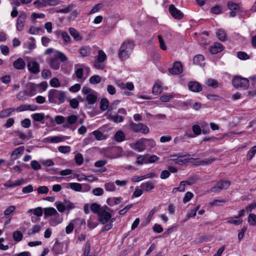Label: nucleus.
<instances>
[{
    "instance_id": "35",
    "label": "nucleus",
    "mask_w": 256,
    "mask_h": 256,
    "mask_svg": "<svg viewBox=\"0 0 256 256\" xmlns=\"http://www.w3.org/2000/svg\"><path fill=\"white\" fill-rule=\"evenodd\" d=\"M109 105L108 100L106 98H102L100 102V109L102 111H104L108 108Z\"/></svg>"
},
{
    "instance_id": "47",
    "label": "nucleus",
    "mask_w": 256,
    "mask_h": 256,
    "mask_svg": "<svg viewBox=\"0 0 256 256\" xmlns=\"http://www.w3.org/2000/svg\"><path fill=\"white\" fill-rule=\"evenodd\" d=\"M92 134L98 140H100L104 138L102 132L98 130L94 131Z\"/></svg>"
},
{
    "instance_id": "45",
    "label": "nucleus",
    "mask_w": 256,
    "mask_h": 256,
    "mask_svg": "<svg viewBox=\"0 0 256 256\" xmlns=\"http://www.w3.org/2000/svg\"><path fill=\"white\" fill-rule=\"evenodd\" d=\"M74 160L78 166H81L84 162V158L82 154L80 153L76 154L74 156Z\"/></svg>"
},
{
    "instance_id": "11",
    "label": "nucleus",
    "mask_w": 256,
    "mask_h": 256,
    "mask_svg": "<svg viewBox=\"0 0 256 256\" xmlns=\"http://www.w3.org/2000/svg\"><path fill=\"white\" fill-rule=\"evenodd\" d=\"M224 50L222 44L218 42H215L212 46L209 47V51L212 54H217Z\"/></svg>"
},
{
    "instance_id": "9",
    "label": "nucleus",
    "mask_w": 256,
    "mask_h": 256,
    "mask_svg": "<svg viewBox=\"0 0 256 256\" xmlns=\"http://www.w3.org/2000/svg\"><path fill=\"white\" fill-rule=\"evenodd\" d=\"M168 72L172 74H180L182 72V66L180 62H176L172 68H168Z\"/></svg>"
},
{
    "instance_id": "61",
    "label": "nucleus",
    "mask_w": 256,
    "mask_h": 256,
    "mask_svg": "<svg viewBox=\"0 0 256 256\" xmlns=\"http://www.w3.org/2000/svg\"><path fill=\"white\" fill-rule=\"evenodd\" d=\"M42 76L44 79H48L51 78L52 74L50 70L44 69L42 72Z\"/></svg>"
},
{
    "instance_id": "44",
    "label": "nucleus",
    "mask_w": 256,
    "mask_h": 256,
    "mask_svg": "<svg viewBox=\"0 0 256 256\" xmlns=\"http://www.w3.org/2000/svg\"><path fill=\"white\" fill-rule=\"evenodd\" d=\"M104 186L105 190L108 192H114L116 190V186L114 182H106Z\"/></svg>"
},
{
    "instance_id": "37",
    "label": "nucleus",
    "mask_w": 256,
    "mask_h": 256,
    "mask_svg": "<svg viewBox=\"0 0 256 256\" xmlns=\"http://www.w3.org/2000/svg\"><path fill=\"white\" fill-rule=\"evenodd\" d=\"M61 36L64 40V44H66L71 42V38L66 32H62L61 33Z\"/></svg>"
},
{
    "instance_id": "18",
    "label": "nucleus",
    "mask_w": 256,
    "mask_h": 256,
    "mask_svg": "<svg viewBox=\"0 0 256 256\" xmlns=\"http://www.w3.org/2000/svg\"><path fill=\"white\" fill-rule=\"evenodd\" d=\"M144 140L145 138H142L135 143L134 148L138 152H142L146 149V142Z\"/></svg>"
},
{
    "instance_id": "28",
    "label": "nucleus",
    "mask_w": 256,
    "mask_h": 256,
    "mask_svg": "<svg viewBox=\"0 0 256 256\" xmlns=\"http://www.w3.org/2000/svg\"><path fill=\"white\" fill-rule=\"evenodd\" d=\"M114 138L117 142H122L126 140V136L122 131L118 130L116 132Z\"/></svg>"
},
{
    "instance_id": "32",
    "label": "nucleus",
    "mask_w": 256,
    "mask_h": 256,
    "mask_svg": "<svg viewBox=\"0 0 256 256\" xmlns=\"http://www.w3.org/2000/svg\"><path fill=\"white\" fill-rule=\"evenodd\" d=\"M91 211L98 215L100 212L103 210V208L100 206L96 203H92L90 206Z\"/></svg>"
},
{
    "instance_id": "6",
    "label": "nucleus",
    "mask_w": 256,
    "mask_h": 256,
    "mask_svg": "<svg viewBox=\"0 0 256 256\" xmlns=\"http://www.w3.org/2000/svg\"><path fill=\"white\" fill-rule=\"evenodd\" d=\"M27 18L26 14L25 12H22L18 16L16 23V29L18 30L20 32L23 30L26 20Z\"/></svg>"
},
{
    "instance_id": "31",
    "label": "nucleus",
    "mask_w": 256,
    "mask_h": 256,
    "mask_svg": "<svg viewBox=\"0 0 256 256\" xmlns=\"http://www.w3.org/2000/svg\"><path fill=\"white\" fill-rule=\"evenodd\" d=\"M69 187L76 192H81L82 190V184L78 182H70L66 184Z\"/></svg>"
},
{
    "instance_id": "26",
    "label": "nucleus",
    "mask_w": 256,
    "mask_h": 256,
    "mask_svg": "<svg viewBox=\"0 0 256 256\" xmlns=\"http://www.w3.org/2000/svg\"><path fill=\"white\" fill-rule=\"evenodd\" d=\"M122 200L121 197L109 198L106 200V203L110 206H112L120 204Z\"/></svg>"
},
{
    "instance_id": "53",
    "label": "nucleus",
    "mask_w": 256,
    "mask_h": 256,
    "mask_svg": "<svg viewBox=\"0 0 256 256\" xmlns=\"http://www.w3.org/2000/svg\"><path fill=\"white\" fill-rule=\"evenodd\" d=\"M50 84L51 86L54 88H58L60 86V83L56 78H54L51 79L50 82Z\"/></svg>"
},
{
    "instance_id": "40",
    "label": "nucleus",
    "mask_w": 256,
    "mask_h": 256,
    "mask_svg": "<svg viewBox=\"0 0 256 256\" xmlns=\"http://www.w3.org/2000/svg\"><path fill=\"white\" fill-rule=\"evenodd\" d=\"M248 221L250 226H256V214H250L248 217Z\"/></svg>"
},
{
    "instance_id": "36",
    "label": "nucleus",
    "mask_w": 256,
    "mask_h": 256,
    "mask_svg": "<svg viewBox=\"0 0 256 256\" xmlns=\"http://www.w3.org/2000/svg\"><path fill=\"white\" fill-rule=\"evenodd\" d=\"M32 118L36 122H40L44 118V113H35L31 115Z\"/></svg>"
},
{
    "instance_id": "56",
    "label": "nucleus",
    "mask_w": 256,
    "mask_h": 256,
    "mask_svg": "<svg viewBox=\"0 0 256 256\" xmlns=\"http://www.w3.org/2000/svg\"><path fill=\"white\" fill-rule=\"evenodd\" d=\"M158 42L160 43V48L164 50H166L167 46L165 44V43H164V42L162 36L161 35H158Z\"/></svg>"
},
{
    "instance_id": "15",
    "label": "nucleus",
    "mask_w": 256,
    "mask_h": 256,
    "mask_svg": "<svg viewBox=\"0 0 256 256\" xmlns=\"http://www.w3.org/2000/svg\"><path fill=\"white\" fill-rule=\"evenodd\" d=\"M24 182V180L23 178L18 180L15 182L11 180H10L6 182L4 186L6 188H12L16 186H18L22 185Z\"/></svg>"
},
{
    "instance_id": "38",
    "label": "nucleus",
    "mask_w": 256,
    "mask_h": 256,
    "mask_svg": "<svg viewBox=\"0 0 256 256\" xmlns=\"http://www.w3.org/2000/svg\"><path fill=\"white\" fill-rule=\"evenodd\" d=\"M101 80L102 78L98 75H94L89 79L90 82L92 84H98L100 83Z\"/></svg>"
},
{
    "instance_id": "10",
    "label": "nucleus",
    "mask_w": 256,
    "mask_h": 256,
    "mask_svg": "<svg viewBox=\"0 0 256 256\" xmlns=\"http://www.w3.org/2000/svg\"><path fill=\"white\" fill-rule=\"evenodd\" d=\"M28 69L30 73L38 74L40 70V64L36 61H30L27 64Z\"/></svg>"
},
{
    "instance_id": "64",
    "label": "nucleus",
    "mask_w": 256,
    "mask_h": 256,
    "mask_svg": "<svg viewBox=\"0 0 256 256\" xmlns=\"http://www.w3.org/2000/svg\"><path fill=\"white\" fill-rule=\"evenodd\" d=\"M78 117L76 115H70L67 118L68 123L70 124H72L76 122Z\"/></svg>"
},
{
    "instance_id": "51",
    "label": "nucleus",
    "mask_w": 256,
    "mask_h": 256,
    "mask_svg": "<svg viewBox=\"0 0 256 256\" xmlns=\"http://www.w3.org/2000/svg\"><path fill=\"white\" fill-rule=\"evenodd\" d=\"M256 154V150L253 148V147L246 154V160L250 161L254 156Z\"/></svg>"
},
{
    "instance_id": "57",
    "label": "nucleus",
    "mask_w": 256,
    "mask_h": 256,
    "mask_svg": "<svg viewBox=\"0 0 256 256\" xmlns=\"http://www.w3.org/2000/svg\"><path fill=\"white\" fill-rule=\"evenodd\" d=\"M194 196V194L190 192H188L185 194L183 198V202L186 204Z\"/></svg>"
},
{
    "instance_id": "58",
    "label": "nucleus",
    "mask_w": 256,
    "mask_h": 256,
    "mask_svg": "<svg viewBox=\"0 0 256 256\" xmlns=\"http://www.w3.org/2000/svg\"><path fill=\"white\" fill-rule=\"evenodd\" d=\"M58 151L62 154L68 153L70 151V147L68 146H61L58 148Z\"/></svg>"
},
{
    "instance_id": "41",
    "label": "nucleus",
    "mask_w": 256,
    "mask_h": 256,
    "mask_svg": "<svg viewBox=\"0 0 256 256\" xmlns=\"http://www.w3.org/2000/svg\"><path fill=\"white\" fill-rule=\"evenodd\" d=\"M86 100L88 104H92L96 102L97 96L94 94H88L86 96Z\"/></svg>"
},
{
    "instance_id": "24",
    "label": "nucleus",
    "mask_w": 256,
    "mask_h": 256,
    "mask_svg": "<svg viewBox=\"0 0 256 256\" xmlns=\"http://www.w3.org/2000/svg\"><path fill=\"white\" fill-rule=\"evenodd\" d=\"M198 179L196 176H190L187 180L180 182V184L184 185V186H186V185L191 186L196 183Z\"/></svg>"
},
{
    "instance_id": "21",
    "label": "nucleus",
    "mask_w": 256,
    "mask_h": 256,
    "mask_svg": "<svg viewBox=\"0 0 256 256\" xmlns=\"http://www.w3.org/2000/svg\"><path fill=\"white\" fill-rule=\"evenodd\" d=\"M52 250L56 254H62L63 252V244L58 242H55Z\"/></svg>"
},
{
    "instance_id": "16",
    "label": "nucleus",
    "mask_w": 256,
    "mask_h": 256,
    "mask_svg": "<svg viewBox=\"0 0 256 256\" xmlns=\"http://www.w3.org/2000/svg\"><path fill=\"white\" fill-rule=\"evenodd\" d=\"M140 186L144 192H149L154 189L155 186L152 181L148 180V182H142Z\"/></svg>"
},
{
    "instance_id": "39",
    "label": "nucleus",
    "mask_w": 256,
    "mask_h": 256,
    "mask_svg": "<svg viewBox=\"0 0 256 256\" xmlns=\"http://www.w3.org/2000/svg\"><path fill=\"white\" fill-rule=\"evenodd\" d=\"M109 119L113 120L114 122L119 123L123 122L124 120V118L122 116H120L118 114L116 115H111L109 116Z\"/></svg>"
},
{
    "instance_id": "48",
    "label": "nucleus",
    "mask_w": 256,
    "mask_h": 256,
    "mask_svg": "<svg viewBox=\"0 0 256 256\" xmlns=\"http://www.w3.org/2000/svg\"><path fill=\"white\" fill-rule=\"evenodd\" d=\"M178 158L175 160L176 164H185L188 162V160L186 158L185 159H181L180 158L186 156V155H182L181 154H177Z\"/></svg>"
},
{
    "instance_id": "50",
    "label": "nucleus",
    "mask_w": 256,
    "mask_h": 256,
    "mask_svg": "<svg viewBox=\"0 0 256 256\" xmlns=\"http://www.w3.org/2000/svg\"><path fill=\"white\" fill-rule=\"evenodd\" d=\"M106 59V56L102 50L98 51V56L96 60L100 62H104Z\"/></svg>"
},
{
    "instance_id": "8",
    "label": "nucleus",
    "mask_w": 256,
    "mask_h": 256,
    "mask_svg": "<svg viewBox=\"0 0 256 256\" xmlns=\"http://www.w3.org/2000/svg\"><path fill=\"white\" fill-rule=\"evenodd\" d=\"M98 216L100 222L102 224L108 223L112 217L111 214L104 209Z\"/></svg>"
},
{
    "instance_id": "34",
    "label": "nucleus",
    "mask_w": 256,
    "mask_h": 256,
    "mask_svg": "<svg viewBox=\"0 0 256 256\" xmlns=\"http://www.w3.org/2000/svg\"><path fill=\"white\" fill-rule=\"evenodd\" d=\"M142 123L136 124L132 122L130 124V126L132 132H140V128H142Z\"/></svg>"
},
{
    "instance_id": "33",
    "label": "nucleus",
    "mask_w": 256,
    "mask_h": 256,
    "mask_svg": "<svg viewBox=\"0 0 256 256\" xmlns=\"http://www.w3.org/2000/svg\"><path fill=\"white\" fill-rule=\"evenodd\" d=\"M216 36L218 40L222 42H224L227 39V36L225 32L221 29H219L216 31Z\"/></svg>"
},
{
    "instance_id": "63",
    "label": "nucleus",
    "mask_w": 256,
    "mask_h": 256,
    "mask_svg": "<svg viewBox=\"0 0 256 256\" xmlns=\"http://www.w3.org/2000/svg\"><path fill=\"white\" fill-rule=\"evenodd\" d=\"M90 250V244L88 241H87L86 242L84 252V256H89V253Z\"/></svg>"
},
{
    "instance_id": "13",
    "label": "nucleus",
    "mask_w": 256,
    "mask_h": 256,
    "mask_svg": "<svg viewBox=\"0 0 256 256\" xmlns=\"http://www.w3.org/2000/svg\"><path fill=\"white\" fill-rule=\"evenodd\" d=\"M188 89L193 92H198L202 91L201 84L196 81H190L188 84Z\"/></svg>"
},
{
    "instance_id": "23",
    "label": "nucleus",
    "mask_w": 256,
    "mask_h": 256,
    "mask_svg": "<svg viewBox=\"0 0 256 256\" xmlns=\"http://www.w3.org/2000/svg\"><path fill=\"white\" fill-rule=\"evenodd\" d=\"M49 65L51 68L58 70L60 67V62L56 56L52 58L49 62Z\"/></svg>"
},
{
    "instance_id": "22",
    "label": "nucleus",
    "mask_w": 256,
    "mask_h": 256,
    "mask_svg": "<svg viewBox=\"0 0 256 256\" xmlns=\"http://www.w3.org/2000/svg\"><path fill=\"white\" fill-rule=\"evenodd\" d=\"M13 66L16 70H23L26 66V63L23 59L18 58L13 62Z\"/></svg>"
},
{
    "instance_id": "30",
    "label": "nucleus",
    "mask_w": 256,
    "mask_h": 256,
    "mask_svg": "<svg viewBox=\"0 0 256 256\" xmlns=\"http://www.w3.org/2000/svg\"><path fill=\"white\" fill-rule=\"evenodd\" d=\"M57 214V211L54 208H46L44 210V215L45 217L55 216Z\"/></svg>"
},
{
    "instance_id": "42",
    "label": "nucleus",
    "mask_w": 256,
    "mask_h": 256,
    "mask_svg": "<svg viewBox=\"0 0 256 256\" xmlns=\"http://www.w3.org/2000/svg\"><path fill=\"white\" fill-rule=\"evenodd\" d=\"M23 238L22 232L20 230H16L13 232V238L16 242L20 241Z\"/></svg>"
},
{
    "instance_id": "29",
    "label": "nucleus",
    "mask_w": 256,
    "mask_h": 256,
    "mask_svg": "<svg viewBox=\"0 0 256 256\" xmlns=\"http://www.w3.org/2000/svg\"><path fill=\"white\" fill-rule=\"evenodd\" d=\"M29 96L28 92L26 90L20 91L16 95L17 99L22 101L26 100Z\"/></svg>"
},
{
    "instance_id": "62",
    "label": "nucleus",
    "mask_w": 256,
    "mask_h": 256,
    "mask_svg": "<svg viewBox=\"0 0 256 256\" xmlns=\"http://www.w3.org/2000/svg\"><path fill=\"white\" fill-rule=\"evenodd\" d=\"M30 91H28L30 96H32L36 94V89L34 84H30Z\"/></svg>"
},
{
    "instance_id": "2",
    "label": "nucleus",
    "mask_w": 256,
    "mask_h": 256,
    "mask_svg": "<svg viewBox=\"0 0 256 256\" xmlns=\"http://www.w3.org/2000/svg\"><path fill=\"white\" fill-rule=\"evenodd\" d=\"M66 98L64 91L56 89H51L48 92V98L50 103L60 104L65 102Z\"/></svg>"
},
{
    "instance_id": "54",
    "label": "nucleus",
    "mask_w": 256,
    "mask_h": 256,
    "mask_svg": "<svg viewBox=\"0 0 256 256\" xmlns=\"http://www.w3.org/2000/svg\"><path fill=\"white\" fill-rule=\"evenodd\" d=\"M210 12L213 14H219L222 12V9L220 6L216 5L211 8Z\"/></svg>"
},
{
    "instance_id": "60",
    "label": "nucleus",
    "mask_w": 256,
    "mask_h": 256,
    "mask_svg": "<svg viewBox=\"0 0 256 256\" xmlns=\"http://www.w3.org/2000/svg\"><path fill=\"white\" fill-rule=\"evenodd\" d=\"M206 84L214 88L218 86V82L217 80L214 79H208L206 82Z\"/></svg>"
},
{
    "instance_id": "27",
    "label": "nucleus",
    "mask_w": 256,
    "mask_h": 256,
    "mask_svg": "<svg viewBox=\"0 0 256 256\" xmlns=\"http://www.w3.org/2000/svg\"><path fill=\"white\" fill-rule=\"evenodd\" d=\"M16 109L14 108H7L5 110L0 111V118H4L8 117L12 114V112H14Z\"/></svg>"
},
{
    "instance_id": "25",
    "label": "nucleus",
    "mask_w": 256,
    "mask_h": 256,
    "mask_svg": "<svg viewBox=\"0 0 256 256\" xmlns=\"http://www.w3.org/2000/svg\"><path fill=\"white\" fill-rule=\"evenodd\" d=\"M163 91V88L160 82H156L152 89V92L154 95H158L161 94Z\"/></svg>"
},
{
    "instance_id": "46",
    "label": "nucleus",
    "mask_w": 256,
    "mask_h": 256,
    "mask_svg": "<svg viewBox=\"0 0 256 256\" xmlns=\"http://www.w3.org/2000/svg\"><path fill=\"white\" fill-rule=\"evenodd\" d=\"M55 205L56 208L60 212H64V210H66V206L64 202H62L60 201L56 202L55 203Z\"/></svg>"
},
{
    "instance_id": "5",
    "label": "nucleus",
    "mask_w": 256,
    "mask_h": 256,
    "mask_svg": "<svg viewBox=\"0 0 256 256\" xmlns=\"http://www.w3.org/2000/svg\"><path fill=\"white\" fill-rule=\"evenodd\" d=\"M228 8L230 10V16L234 18L236 16V14L240 12V6L238 4L235 3L232 1H229L227 4Z\"/></svg>"
},
{
    "instance_id": "12",
    "label": "nucleus",
    "mask_w": 256,
    "mask_h": 256,
    "mask_svg": "<svg viewBox=\"0 0 256 256\" xmlns=\"http://www.w3.org/2000/svg\"><path fill=\"white\" fill-rule=\"evenodd\" d=\"M38 109V106L34 104H23L18 106L16 110L18 112H24L26 110L34 111Z\"/></svg>"
},
{
    "instance_id": "3",
    "label": "nucleus",
    "mask_w": 256,
    "mask_h": 256,
    "mask_svg": "<svg viewBox=\"0 0 256 256\" xmlns=\"http://www.w3.org/2000/svg\"><path fill=\"white\" fill-rule=\"evenodd\" d=\"M249 80L246 78L236 76L232 80L233 86L237 89L246 90L249 86Z\"/></svg>"
},
{
    "instance_id": "52",
    "label": "nucleus",
    "mask_w": 256,
    "mask_h": 256,
    "mask_svg": "<svg viewBox=\"0 0 256 256\" xmlns=\"http://www.w3.org/2000/svg\"><path fill=\"white\" fill-rule=\"evenodd\" d=\"M237 56L242 60H247L250 58V56L246 52L241 51L238 52Z\"/></svg>"
},
{
    "instance_id": "7",
    "label": "nucleus",
    "mask_w": 256,
    "mask_h": 256,
    "mask_svg": "<svg viewBox=\"0 0 256 256\" xmlns=\"http://www.w3.org/2000/svg\"><path fill=\"white\" fill-rule=\"evenodd\" d=\"M168 10L171 16L175 19L180 20L184 18V15L183 13L180 10L176 8L173 4L169 6Z\"/></svg>"
},
{
    "instance_id": "14",
    "label": "nucleus",
    "mask_w": 256,
    "mask_h": 256,
    "mask_svg": "<svg viewBox=\"0 0 256 256\" xmlns=\"http://www.w3.org/2000/svg\"><path fill=\"white\" fill-rule=\"evenodd\" d=\"M24 146H20L15 148L10 154V158L12 160V162L18 158L24 152Z\"/></svg>"
},
{
    "instance_id": "17",
    "label": "nucleus",
    "mask_w": 256,
    "mask_h": 256,
    "mask_svg": "<svg viewBox=\"0 0 256 256\" xmlns=\"http://www.w3.org/2000/svg\"><path fill=\"white\" fill-rule=\"evenodd\" d=\"M68 31L70 36L76 41L79 42L82 40V36H81L78 32L74 28H70Z\"/></svg>"
},
{
    "instance_id": "43",
    "label": "nucleus",
    "mask_w": 256,
    "mask_h": 256,
    "mask_svg": "<svg viewBox=\"0 0 256 256\" xmlns=\"http://www.w3.org/2000/svg\"><path fill=\"white\" fill-rule=\"evenodd\" d=\"M41 229V227L38 225L36 224L32 226V228L30 230H28V234L29 236H31L34 234L38 232Z\"/></svg>"
},
{
    "instance_id": "55",
    "label": "nucleus",
    "mask_w": 256,
    "mask_h": 256,
    "mask_svg": "<svg viewBox=\"0 0 256 256\" xmlns=\"http://www.w3.org/2000/svg\"><path fill=\"white\" fill-rule=\"evenodd\" d=\"M216 160V158L211 156L210 158H206L204 160H200V164L206 165V164H210L212 163Z\"/></svg>"
},
{
    "instance_id": "19",
    "label": "nucleus",
    "mask_w": 256,
    "mask_h": 256,
    "mask_svg": "<svg viewBox=\"0 0 256 256\" xmlns=\"http://www.w3.org/2000/svg\"><path fill=\"white\" fill-rule=\"evenodd\" d=\"M92 48L90 46H82L78 50V52L82 57H86L91 54Z\"/></svg>"
},
{
    "instance_id": "49",
    "label": "nucleus",
    "mask_w": 256,
    "mask_h": 256,
    "mask_svg": "<svg viewBox=\"0 0 256 256\" xmlns=\"http://www.w3.org/2000/svg\"><path fill=\"white\" fill-rule=\"evenodd\" d=\"M144 142H146V148H153L156 146V142L152 139L145 138Z\"/></svg>"
},
{
    "instance_id": "59",
    "label": "nucleus",
    "mask_w": 256,
    "mask_h": 256,
    "mask_svg": "<svg viewBox=\"0 0 256 256\" xmlns=\"http://www.w3.org/2000/svg\"><path fill=\"white\" fill-rule=\"evenodd\" d=\"M58 60H60L62 62H65L68 60L66 56L62 52H58L56 56Z\"/></svg>"
},
{
    "instance_id": "20",
    "label": "nucleus",
    "mask_w": 256,
    "mask_h": 256,
    "mask_svg": "<svg viewBox=\"0 0 256 256\" xmlns=\"http://www.w3.org/2000/svg\"><path fill=\"white\" fill-rule=\"evenodd\" d=\"M204 57L202 54H197L193 58V62L194 64L204 66Z\"/></svg>"
},
{
    "instance_id": "4",
    "label": "nucleus",
    "mask_w": 256,
    "mask_h": 256,
    "mask_svg": "<svg viewBox=\"0 0 256 256\" xmlns=\"http://www.w3.org/2000/svg\"><path fill=\"white\" fill-rule=\"evenodd\" d=\"M231 182L227 180H220L218 183V185L212 187L210 188L212 192H220L222 190H227L230 186Z\"/></svg>"
},
{
    "instance_id": "1",
    "label": "nucleus",
    "mask_w": 256,
    "mask_h": 256,
    "mask_svg": "<svg viewBox=\"0 0 256 256\" xmlns=\"http://www.w3.org/2000/svg\"><path fill=\"white\" fill-rule=\"evenodd\" d=\"M134 41L132 40L124 42L118 51V58L122 61L128 59L134 50Z\"/></svg>"
}]
</instances>
